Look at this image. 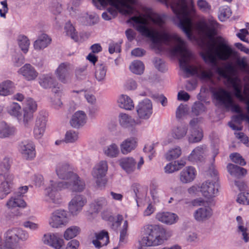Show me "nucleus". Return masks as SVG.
Here are the masks:
<instances>
[{"mask_svg":"<svg viewBox=\"0 0 249 249\" xmlns=\"http://www.w3.org/2000/svg\"><path fill=\"white\" fill-rule=\"evenodd\" d=\"M99 9L110 5L108 12L112 16L117 11L124 15H134L128 22L142 36L151 39L153 47L159 52L163 51L162 43L169 46L171 53L179 57L180 68L187 76L196 75L202 79H209V71L204 70L200 65H192L195 57L187 49L186 43L175 33H170L165 26L164 16L155 12L152 9L142 7L136 8L137 0H92Z\"/></svg>","mask_w":249,"mask_h":249,"instance_id":"nucleus-1","label":"nucleus"},{"mask_svg":"<svg viewBox=\"0 0 249 249\" xmlns=\"http://www.w3.org/2000/svg\"><path fill=\"white\" fill-rule=\"evenodd\" d=\"M218 23L213 18H210L208 21L202 20L197 24L199 34L208 38L201 56L207 63L215 64L217 59L226 61L233 54V51L228 44L227 41L221 36H213L217 33Z\"/></svg>","mask_w":249,"mask_h":249,"instance_id":"nucleus-2","label":"nucleus"},{"mask_svg":"<svg viewBox=\"0 0 249 249\" xmlns=\"http://www.w3.org/2000/svg\"><path fill=\"white\" fill-rule=\"evenodd\" d=\"M169 4L176 16L177 24L189 39L193 38L192 18L195 13L193 0H159Z\"/></svg>","mask_w":249,"mask_h":249,"instance_id":"nucleus-3","label":"nucleus"},{"mask_svg":"<svg viewBox=\"0 0 249 249\" xmlns=\"http://www.w3.org/2000/svg\"><path fill=\"white\" fill-rule=\"evenodd\" d=\"M143 236L140 241L145 247H156L161 245L172 235L171 232L166 231L157 225L147 224L142 229Z\"/></svg>","mask_w":249,"mask_h":249,"instance_id":"nucleus-4","label":"nucleus"},{"mask_svg":"<svg viewBox=\"0 0 249 249\" xmlns=\"http://www.w3.org/2000/svg\"><path fill=\"white\" fill-rule=\"evenodd\" d=\"M211 92L213 99L220 105L227 108H231V111L237 113L242 112L240 106L235 104L230 92L220 86L211 87Z\"/></svg>","mask_w":249,"mask_h":249,"instance_id":"nucleus-5","label":"nucleus"},{"mask_svg":"<svg viewBox=\"0 0 249 249\" xmlns=\"http://www.w3.org/2000/svg\"><path fill=\"white\" fill-rule=\"evenodd\" d=\"M60 182L51 179L49 185L45 189L46 200L57 206L62 203V197L58 191L65 189L57 187Z\"/></svg>","mask_w":249,"mask_h":249,"instance_id":"nucleus-6","label":"nucleus"},{"mask_svg":"<svg viewBox=\"0 0 249 249\" xmlns=\"http://www.w3.org/2000/svg\"><path fill=\"white\" fill-rule=\"evenodd\" d=\"M67 212L64 209H57L51 213L48 223L53 228L58 229L66 226L69 222Z\"/></svg>","mask_w":249,"mask_h":249,"instance_id":"nucleus-7","label":"nucleus"},{"mask_svg":"<svg viewBox=\"0 0 249 249\" xmlns=\"http://www.w3.org/2000/svg\"><path fill=\"white\" fill-rule=\"evenodd\" d=\"M68 181H61L58 185L59 188L68 189L72 192H81L86 187L85 181L81 179L76 174L71 176Z\"/></svg>","mask_w":249,"mask_h":249,"instance_id":"nucleus-8","label":"nucleus"},{"mask_svg":"<svg viewBox=\"0 0 249 249\" xmlns=\"http://www.w3.org/2000/svg\"><path fill=\"white\" fill-rule=\"evenodd\" d=\"M108 170V164L106 160H101L97 163L92 172L93 177L96 179L97 185L99 187L104 186L106 183V180L104 178Z\"/></svg>","mask_w":249,"mask_h":249,"instance_id":"nucleus-9","label":"nucleus"},{"mask_svg":"<svg viewBox=\"0 0 249 249\" xmlns=\"http://www.w3.org/2000/svg\"><path fill=\"white\" fill-rule=\"evenodd\" d=\"M37 104L31 98H27L23 103V119L25 126L27 127L33 118L34 113L37 110Z\"/></svg>","mask_w":249,"mask_h":249,"instance_id":"nucleus-10","label":"nucleus"},{"mask_svg":"<svg viewBox=\"0 0 249 249\" xmlns=\"http://www.w3.org/2000/svg\"><path fill=\"white\" fill-rule=\"evenodd\" d=\"M219 185L215 181L207 180L200 186L202 195L207 199H211L218 194Z\"/></svg>","mask_w":249,"mask_h":249,"instance_id":"nucleus-11","label":"nucleus"},{"mask_svg":"<svg viewBox=\"0 0 249 249\" xmlns=\"http://www.w3.org/2000/svg\"><path fill=\"white\" fill-rule=\"evenodd\" d=\"M138 118L140 120H147L153 113V106L151 101L145 99L139 103L136 107Z\"/></svg>","mask_w":249,"mask_h":249,"instance_id":"nucleus-12","label":"nucleus"},{"mask_svg":"<svg viewBox=\"0 0 249 249\" xmlns=\"http://www.w3.org/2000/svg\"><path fill=\"white\" fill-rule=\"evenodd\" d=\"M87 203V199L82 195H76L69 203V213L72 216L77 215Z\"/></svg>","mask_w":249,"mask_h":249,"instance_id":"nucleus-13","label":"nucleus"},{"mask_svg":"<svg viewBox=\"0 0 249 249\" xmlns=\"http://www.w3.org/2000/svg\"><path fill=\"white\" fill-rule=\"evenodd\" d=\"M19 151L27 160H32L36 156V146L30 140L22 142L19 145Z\"/></svg>","mask_w":249,"mask_h":249,"instance_id":"nucleus-14","label":"nucleus"},{"mask_svg":"<svg viewBox=\"0 0 249 249\" xmlns=\"http://www.w3.org/2000/svg\"><path fill=\"white\" fill-rule=\"evenodd\" d=\"M43 243L54 249H61L64 246V241L57 233H47L42 238Z\"/></svg>","mask_w":249,"mask_h":249,"instance_id":"nucleus-15","label":"nucleus"},{"mask_svg":"<svg viewBox=\"0 0 249 249\" xmlns=\"http://www.w3.org/2000/svg\"><path fill=\"white\" fill-rule=\"evenodd\" d=\"M13 176L9 172L3 175L0 172V180L2 181L0 186V198H5L11 191L12 182Z\"/></svg>","mask_w":249,"mask_h":249,"instance_id":"nucleus-16","label":"nucleus"},{"mask_svg":"<svg viewBox=\"0 0 249 249\" xmlns=\"http://www.w3.org/2000/svg\"><path fill=\"white\" fill-rule=\"evenodd\" d=\"M71 64L68 62L61 63L54 71L58 80L63 84H67L71 81Z\"/></svg>","mask_w":249,"mask_h":249,"instance_id":"nucleus-17","label":"nucleus"},{"mask_svg":"<svg viewBox=\"0 0 249 249\" xmlns=\"http://www.w3.org/2000/svg\"><path fill=\"white\" fill-rule=\"evenodd\" d=\"M47 118L46 116L39 114L36 117L34 128V135L36 139L41 138L45 132Z\"/></svg>","mask_w":249,"mask_h":249,"instance_id":"nucleus-18","label":"nucleus"},{"mask_svg":"<svg viewBox=\"0 0 249 249\" xmlns=\"http://www.w3.org/2000/svg\"><path fill=\"white\" fill-rule=\"evenodd\" d=\"M213 214L212 209L209 206H205L195 210L193 213V217L197 222L203 223L208 220Z\"/></svg>","mask_w":249,"mask_h":249,"instance_id":"nucleus-19","label":"nucleus"},{"mask_svg":"<svg viewBox=\"0 0 249 249\" xmlns=\"http://www.w3.org/2000/svg\"><path fill=\"white\" fill-rule=\"evenodd\" d=\"M207 152V147L200 145L196 147L188 157V160L192 163L203 161Z\"/></svg>","mask_w":249,"mask_h":249,"instance_id":"nucleus-20","label":"nucleus"},{"mask_svg":"<svg viewBox=\"0 0 249 249\" xmlns=\"http://www.w3.org/2000/svg\"><path fill=\"white\" fill-rule=\"evenodd\" d=\"M231 82L234 91L235 97L241 102H244L246 105V109L249 114V99L245 97L242 92V87L240 80L237 77L233 78Z\"/></svg>","mask_w":249,"mask_h":249,"instance_id":"nucleus-21","label":"nucleus"},{"mask_svg":"<svg viewBox=\"0 0 249 249\" xmlns=\"http://www.w3.org/2000/svg\"><path fill=\"white\" fill-rule=\"evenodd\" d=\"M197 172L195 167L189 166L184 168L179 173V180L184 184L192 182L195 179Z\"/></svg>","mask_w":249,"mask_h":249,"instance_id":"nucleus-22","label":"nucleus"},{"mask_svg":"<svg viewBox=\"0 0 249 249\" xmlns=\"http://www.w3.org/2000/svg\"><path fill=\"white\" fill-rule=\"evenodd\" d=\"M18 73L21 74L27 81H33L36 79L38 72L35 68L30 64H25L18 71Z\"/></svg>","mask_w":249,"mask_h":249,"instance_id":"nucleus-23","label":"nucleus"},{"mask_svg":"<svg viewBox=\"0 0 249 249\" xmlns=\"http://www.w3.org/2000/svg\"><path fill=\"white\" fill-rule=\"evenodd\" d=\"M55 171L59 178L67 180L74 174L71 171L70 166L67 163H58L56 167Z\"/></svg>","mask_w":249,"mask_h":249,"instance_id":"nucleus-24","label":"nucleus"},{"mask_svg":"<svg viewBox=\"0 0 249 249\" xmlns=\"http://www.w3.org/2000/svg\"><path fill=\"white\" fill-rule=\"evenodd\" d=\"M119 122L120 125L124 128L133 127L142 124V121L135 119L129 115L121 113L119 115Z\"/></svg>","mask_w":249,"mask_h":249,"instance_id":"nucleus-25","label":"nucleus"},{"mask_svg":"<svg viewBox=\"0 0 249 249\" xmlns=\"http://www.w3.org/2000/svg\"><path fill=\"white\" fill-rule=\"evenodd\" d=\"M87 120V117L85 112L79 110L75 112L72 115L70 124L72 127L78 128L86 124Z\"/></svg>","mask_w":249,"mask_h":249,"instance_id":"nucleus-26","label":"nucleus"},{"mask_svg":"<svg viewBox=\"0 0 249 249\" xmlns=\"http://www.w3.org/2000/svg\"><path fill=\"white\" fill-rule=\"evenodd\" d=\"M6 207L10 210L16 208H24L26 207V203L20 196L14 194L7 201Z\"/></svg>","mask_w":249,"mask_h":249,"instance_id":"nucleus-27","label":"nucleus"},{"mask_svg":"<svg viewBox=\"0 0 249 249\" xmlns=\"http://www.w3.org/2000/svg\"><path fill=\"white\" fill-rule=\"evenodd\" d=\"M156 218L159 221L167 225H172L178 220V216L176 214L167 212L158 213Z\"/></svg>","mask_w":249,"mask_h":249,"instance_id":"nucleus-28","label":"nucleus"},{"mask_svg":"<svg viewBox=\"0 0 249 249\" xmlns=\"http://www.w3.org/2000/svg\"><path fill=\"white\" fill-rule=\"evenodd\" d=\"M137 145V139L134 137L128 138L124 140L120 144L121 152L126 155L134 150Z\"/></svg>","mask_w":249,"mask_h":249,"instance_id":"nucleus-29","label":"nucleus"},{"mask_svg":"<svg viewBox=\"0 0 249 249\" xmlns=\"http://www.w3.org/2000/svg\"><path fill=\"white\" fill-rule=\"evenodd\" d=\"M119 164L124 170L130 174L134 171L136 162L133 158L125 157L119 160Z\"/></svg>","mask_w":249,"mask_h":249,"instance_id":"nucleus-30","label":"nucleus"},{"mask_svg":"<svg viewBox=\"0 0 249 249\" xmlns=\"http://www.w3.org/2000/svg\"><path fill=\"white\" fill-rule=\"evenodd\" d=\"M95 239L92 240V243L97 248L106 246L109 242V236L107 231H102L95 234Z\"/></svg>","mask_w":249,"mask_h":249,"instance_id":"nucleus-31","label":"nucleus"},{"mask_svg":"<svg viewBox=\"0 0 249 249\" xmlns=\"http://www.w3.org/2000/svg\"><path fill=\"white\" fill-rule=\"evenodd\" d=\"M40 86L45 89H50L56 83V80L52 74H43L38 78Z\"/></svg>","mask_w":249,"mask_h":249,"instance_id":"nucleus-32","label":"nucleus"},{"mask_svg":"<svg viewBox=\"0 0 249 249\" xmlns=\"http://www.w3.org/2000/svg\"><path fill=\"white\" fill-rule=\"evenodd\" d=\"M51 38L47 35L42 34L34 42V49L37 51L43 50L51 43Z\"/></svg>","mask_w":249,"mask_h":249,"instance_id":"nucleus-33","label":"nucleus"},{"mask_svg":"<svg viewBox=\"0 0 249 249\" xmlns=\"http://www.w3.org/2000/svg\"><path fill=\"white\" fill-rule=\"evenodd\" d=\"M227 168L231 175L237 178L244 177L247 173V170L246 169L232 163H229Z\"/></svg>","mask_w":249,"mask_h":249,"instance_id":"nucleus-34","label":"nucleus"},{"mask_svg":"<svg viewBox=\"0 0 249 249\" xmlns=\"http://www.w3.org/2000/svg\"><path fill=\"white\" fill-rule=\"evenodd\" d=\"M15 84L12 81L7 80L0 83V95L7 96L12 94L15 89Z\"/></svg>","mask_w":249,"mask_h":249,"instance_id":"nucleus-35","label":"nucleus"},{"mask_svg":"<svg viewBox=\"0 0 249 249\" xmlns=\"http://www.w3.org/2000/svg\"><path fill=\"white\" fill-rule=\"evenodd\" d=\"M107 205L106 199L104 197H100L93 201L90 205V208L94 213H98L105 209Z\"/></svg>","mask_w":249,"mask_h":249,"instance_id":"nucleus-36","label":"nucleus"},{"mask_svg":"<svg viewBox=\"0 0 249 249\" xmlns=\"http://www.w3.org/2000/svg\"><path fill=\"white\" fill-rule=\"evenodd\" d=\"M118 103L121 108L126 110H131L134 107L133 101L126 95H121L118 99Z\"/></svg>","mask_w":249,"mask_h":249,"instance_id":"nucleus-37","label":"nucleus"},{"mask_svg":"<svg viewBox=\"0 0 249 249\" xmlns=\"http://www.w3.org/2000/svg\"><path fill=\"white\" fill-rule=\"evenodd\" d=\"M104 154L110 158H116L120 153L118 145L115 143H111L105 146L103 149Z\"/></svg>","mask_w":249,"mask_h":249,"instance_id":"nucleus-38","label":"nucleus"},{"mask_svg":"<svg viewBox=\"0 0 249 249\" xmlns=\"http://www.w3.org/2000/svg\"><path fill=\"white\" fill-rule=\"evenodd\" d=\"M4 244L14 243L18 241L17 228L9 229L4 234Z\"/></svg>","mask_w":249,"mask_h":249,"instance_id":"nucleus-39","label":"nucleus"},{"mask_svg":"<svg viewBox=\"0 0 249 249\" xmlns=\"http://www.w3.org/2000/svg\"><path fill=\"white\" fill-rule=\"evenodd\" d=\"M15 132L14 127L8 125L4 122L0 123V138H4L13 135Z\"/></svg>","mask_w":249,"mask_h":249,"instance_id":"nucleus-40","label":"nucleus"},{"mask_svg":"<svg viewBox=\"0 0 249 249\" xmlns=\"http://www.w3.org/2000/svg\"><path fill=\"white\" fill-rule=\"evenodd\" d=\"M218 148L217 147H214L213 149L211 155V162L212 164L211 166L209 167V174L212 177L214 178L215 179L217 178L218 172L217 170L215 169V166L213 165V163L215 161V158L218 154Z\"/></svg>","mask_w":249,"mask_h":249,"instance_id":"nucleus-41","label":"nucleus"},{"mask_svg":"<svg viewBox=\"0 0 249 249\" xmlns=\"http://www.w3.org/2000/svg\"><path fill=\"white\" fill-rule=\"evenodd\" d=\"M107 68L104 64L97 65L95 71V77L99 82H104L106 79Z\"/></svg>","mask_w":249,"mask_h":249,"instance_id":"nucleus-42","label":"nucleus"},{"mask_svg":"<svg viewBox=\"0 0 249 249\" xmlns=\"http://www.w3.org/2000/svg\"><path fill=\"white\" fill-rule=\"evenodd\" d=\"M191 134L188 136V141L191 143L200 142L203 138V133L199 128H193L191 130Z\"/></svg>","mask_w":249,"mask_h":249,"instance_id":"nucleus-43","label":"nucleus"},{"mask_svg":"<svg viewBox=\"0 0 249 249\" xmlns=\"http://www.w3.org/2000/svg\"><path fill=\"white\" fill-rule=\"evenodd\" d=\"M187 130V126L185 125L178 126L173 129L172 131V135L175 139H182L186 136Z\"/></svg>","mask_w":249,"mask_h":249,"instance_id":"nucleus-44","label":"nucleus"},{"mask_svg":"<svg viewBox=\"0 0 249 249\" xmlns=\"http://www.w3.org/2000/svg\"><path fill=\"white\" fill-rule=\"evenodd\" d=\"M234 71L233 66L230 64H228L225 68L217 67L216 69V72L221 77L227 78L229 80L232 79L229 75V73H232Z\"/></svg>","mask_w":249,"mask_h":249,"instance_id":"nucleus-45","label":"nucleus"},{"mask_svg":"<svg viewBox=\"0 0 249 249\" xmlns=\"http://www.w3.org/2000/svg\"><path fill=\"white\" fill-rule=\"evenodd\" d=\"M79 227L72 226L68 228L64 232L63 237L66 240H69L76 237L80 232Z\"/></svg>","mask_w":249,"mask_h":249,"instance_id":"nucleus-46","label":"nucleus"},{"mask_svg":"<svg viewBox=\"0 0 249 249\" xmlns=\"http://www.w3.org/2000/svg\"><path fill=\"white\" fill-rule=\"evenodd\" d=\"M181 154V149L179 146L170 149L165 155V159L170 161L178 158Z\"/></svg>","mask_w":249,"mask_h":249,"instance_id":"nucleus-47","label":"nucleus"},{"mask_svg":"<svg viewBox=\"0 0 249 249\" xmlns=\"http://www.w3.org/2000/svg\"><path fill=\"white\" fill-rule=\"evenodd\" d=\"M130 70L136 74H141L143 73L144 66L142 62L139 60H135L132 62L129 66Z\"/></svg>","mask_w":249,"mask_h":249,"instance_id":"nucleus-48","label":"nucleus"},{"mask_svg":"<svg viewBox=\"0 0 249 249\" xmlns=\"http://www.w3.org/2000/svg\"><path fill=\"white\" fill-rule=\"evenodd\" d=\"M235 63L240 70L249 73V64L248 62L246 57L244 56L237 58Z\"/></svg>","mask_w":249,"mask_h":249,"instance_id":"nucleus-49","label":"nucleus"},{"mask_svg":"<svg viewBox=\"0 0 249 249\" xmlns=\"http://www.w3.org/2000/svg\"><path fill=\"white\" fill-rule=\"evenodd\" d=\"M18 44L21 51L26 53L30 46V41L25 36H19L18 39Z\"/></svg>","mask_w":249,"mask_h":249,"instance_id":"nucleus-50","label":"nucleus"},{"mask_svg":"<svg viewBox=\"0 0 249 249\" xmlns=\"http://www.w3.org/2000/svg\"><path fill=\"white\" fill-rule=\"evenodd\" d=\"M231 9L228 6L221 7L219 10L218 18L220 21H224L231 16Z\"/></svg>","mask_w":249,"mask_h":249,"instance_id":"nucleus-51","label":"nucleus"},{"mask_svg":"<svg viewBox=\"0 0 249 249\" xmlns=\"http://www.w3.org/2000/svg\"><path fill=\"white\" fill-rule=\"evenodd\" d=\"M79 139L78 132L71 130L68 131L65 135V142L67 143H73L76 142Z\"/></svg>","mask_w":249,"mask_h":249,"instance_id":"nucleus-52","label":"nucleus"},{"mask_svg":"<svg viewBox=\"0 0 249 249\" xmlns=\"http://www.w3.org/2000/svg\"><path fill=\"white\" fill-rule=\"evenodd\" d=\"M21 107L17 103L13 102L8 107V113L16 117L20 116L21 115L20 112Z\"/></svg>","mask_w":249,"mask_h":249,"instance_id":"nucleus-53","label":"nucleus"},{"mask_svg":"<svg viewBox=\"0 0 249 249\" xmlns=\"http://www.w3.org/2000/svg\"><path fill=\"white\" fill-rule=\"evenodd\" d=\"M65 30L68 36H70L72 39L77 40L78 36L76 34L75 30L70 22L66 23Z\"/></svg>","mask_w":249,"mask_h":249,"instance_id":"nucleus-54","label":"nucleus"},{"mask_svg":"<svg viewBox=\"0 0 249 249\" xmlns=\"http://www.w3.org/2000/svg\"><path fill=\"white\" fill-rule=\"evenodd\" d=\"M236 201L240 204L249 205V193L243 192L239 194L236 198Z\"/></svg>","mask_w":249,"mask_h":249,"instance_id":"nucleus-55","label":"nucleus"},{"mask_svg":"<svg viewBox=\"0 0 249 249\" xmlns=\"http://www.w3.org/2000/svg\"><path fill=\"white\" fill-rule=\"evenodd\" d=\"M230 158L232 161L241 166H244L246 164L245 160L240 154L237 153L231 154L230 156Z\"/></svg>","mask_w":249,"mask_h":249,"instance_id":"nucleus-56","label":"nucleus"},{"mask_svg":"<svg viewBox=\"0 0 249 249\" xmlns=\"http://www.w3.org/2000/svg\"><path fill=\"white\" fill-rule=\"evenodd\" d=\"M143 151L147 154L149 160H152L155 155V151L154 150V144H146L143 148Z\"/></svg>","mask_w":249,"mask_h":249,"instance_id":"nucleus-57","label":"nucleus"},{"mask_svg":"<svg viewBox=\"0 0 249 249\" xmlns=\"http://www.w3.org/2000/svg\"><path fill=\"white\" fill-rule=\"evenodd\" d=\"M205 110L204 105L199 102L196 103L192 107V111L196 115H199Z\"/></svg>","mask_w":249,"mask_h":249,"instance_id":"nucleus-58","label":"nucleus"},{"mask_svg":"<svg viewBox=\"0 0 249 249\" xmlns=\"http://www.w3.org/2000/svg\"><path fill=\"white\" fill-rule=\"evenodd\" d=\"M10 166V159L6 157L3 159L0 164V172L3 175L6 172H8V170Z\"/></svg>","mask_w":249,"mask_h":249,"instance_id":"nucleus-59","label":"nucleus"},{"mask_svg":"<svg viewBox=\"0 0 249 249\" xmlns=\"http://www.w3.org/2000/svg\"><path fill=\"white\" fill-rule=\"evenodd\" d=\"M247 231V228L243 225H239L238 226V232L241 234L243 240L246 243L249 241V236Z\"/></svg>","mask_w":249,"mask_h":249,"instance_id":"nucleus-60","label":"nucleus"},{"mask_svg":"<svg viewBox=\"0 0 249 249\" xmlns=\"http://www.w3.org/2000/svg\"><path fill=\"white\" fill-rule=\"evenodd\" d=\"M128 228V222L126 220L124 221L123 228L120 231V244L124 243L127 234V230Z\"/></svg>","mask_w":249,"mask_h":249,"instance_id":"nucleus-61","label":"nucleus"},{"mask_svg":"<svg viewBox=\"0 0 249 249\" xmlns=\"http://www.w3.org/2000/svg\"><path fill=\"white\" fill-rule=\"evenodd\" d=\"M12 61L16 67H19L24 62V57L21 54H18L13 57Z\"/></svg>","mask_w":249,"mask_h":249,"instance_id":"nucleus-62","label":"nucleus"},{"mask_svg":"<svg viewBox=\"0 0 249 249\" xmlns=\"http://www.w3.org/2000/svg\"><path fill=\"white\" fill-rule=\"evenodd\" d=\"M197 5L202 11L207 12L211 9V6L206 0H197Z\"/></svg>","mask_w":249,"mask_h":249,"instance_id":"nucleus-63","label":"nucleus"},{"mask_svg":"<svg viewBox=\"0 0 249 249\" xmlns=\"http://www.w3.org/2000/svg\"><path fill=\"white\" fill-rule=\"evenodd\" d=\"M154 64L155 67L160 71L163 72L166 70L165 63L160 59H156Z\"/></svg>","mask_w":249,"mask_h":249,"instance_id":"nucleus-64","label":"nucleus"}]
</instances>
